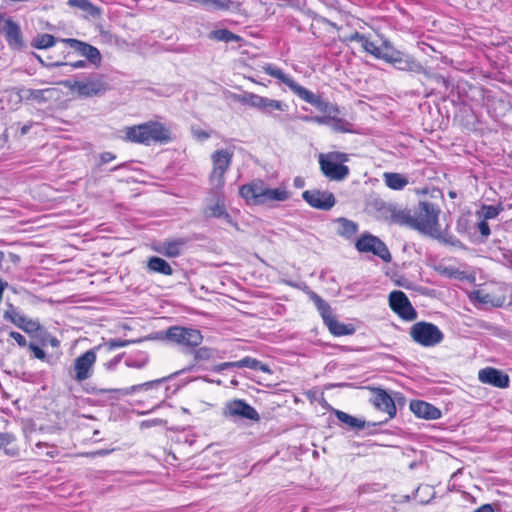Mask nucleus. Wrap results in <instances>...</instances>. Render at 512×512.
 I'll return each instance as SVG.
<instances>
[{
	"mask_svg": "<svg viewBox=\"0 0 512 512\" xmlns=\"http://www.w3.org/2000/svg\"><path fill=\"white\" fill-rule=\"evenodd\" d=\"M348 160V154L339 151L320 154V170L326 178L333 181H342L350 173L349 167L344 165Z\"/></svg>",
	"mask_w": 512,
	"mask_h": 512,
	"instance_id": "39448f33",
	"label": "nucleus"
},
{
	"mask_svg": "<svg viewBox=\"0 0 512 512\" xmlns=\"http://www.w3.org/2000/svg\"><path fill=\"white\" fill-rule=\"evenodd\" d=\"M288 109V105L280 100L270 99L267 104V110L265 114L267 115H273L274 111H281L284 112Z\"/></svg>",
	"mask_w": 512,
	"mask_h": 512,
	"instance_id": "37998d69",
	"label": "nucleus"
},
{
	"mask_svg": "<svg viewBox=\"0 0 512 512\" xmlns=\"http://www.w3.org/2000/svg\"><path fill=\"white\" fill-rule=\"evenodd\" d=\"M439 208L432 202L420 201L413 214L412 228L424 235L439 237Z\"/></svg>",
	"mask_w": 512,
	"mask_h": 512,
	"instance_id": "20e7f679",
	"label": "nucleus"
},
{
	"mask_svg": "<svg viewBox=\"0 0 512 512\" xmlns=\"http://www.w3.org/2000/svg\"><path fill=\"white\" fill-rule=\"evenodd\" d=\"M124 166V164H120V165H117L113 168H111V171H116V170H119L120 168H122Z\"/></svg>",
	"mask_w": 512,
	"mask_h": 512,
	"instance_id": "774afa93",
	"label": "nucleus"
},
{
	"mask_svg": "<svg viewBox=\"0 0 512 512\" xmlns=\"http://www.w3.org/2000/svg\"><path fill=\"white\" fill-rule=\"evenodd\" d=\"M2 31L9 46L13 48H21L23 46L20 27L12 19L5 21Z\"/></svg>",
	"mask_w": 512,
	"mask_h": 512,
	"instance_id": "5701e85b",
	"label": "nucleus"
},
{
	"mask_svg": "<svg viewBox=\"0 0 512 512\" xmlns=\"http://www.w3.org/2000/svg\"><path fill=\"white\" fill-rule=\"evenodd\" d=\"M123 139L126 142L150 146L152 143L166 144L172 141V134L168 127L158 121L127 126L123 130Z\"/></svg>",
	"mask_w": 512,
	"mask_h": 512,
	"instance_id": "f03ea898",
	"label": "nucleus"
},
{
	"mask_svg": "<svg viewBox=\"0 0 512 512\" xmlns=\"http://www.w3.org/2000/svg\"><path fill=\"white\" fill-rule=\"evenodd\" d=\"M443 241L447 244H450L452 246H459L461 245V242L460 240H458L456 237L454 236H449V237H446L443 239Z\"/></svg>",
	"mask_w": 512,
	"mask_h": 512,
	"instance_id": "052dcab7",
	"label": "nucleus"
},
{
	"mask_svg": "<svg viewBox=\"0 0 512 512\" xmlns=\"http://www.w3.org/2000/svg\"><path fill=\"white\" fill-rule=\"evenodd\" d=\"M63 43L68 45L71 49H73L76 53H78L81 56L86 57V59L91 62L92 64L99 65L101 62V54L99 50L80 40L73 39V38H67L61 40Z\"/></svg>",
	"mask_w": 512,
	"mask_h": 512,
	"instance_id": "dca6fc26",
	"label": "nucleus"
},
{
	"mask_svg": "<svg viewBox=\"0 0 512 512\" xmlns=\"http://www.w3.org/2000/svg\"><path fill=\"white\" fill-rule=\"evenodd\" d=\"M333 119L332 115H323V116H303L302 120L306 122H315L319 125H327L329 126V123Z\"/></svg>",
	"mask_w": 512,
	"mask_h": 512,
	"instance_id": "49530a36",
	"label": "nucleus"
},
{
	"mask_svg": "<svg viewBox=\"0 0 512 512\" xmlns=\"http://www.w3.org/2000/svg\"><path fill=\"white\" fill-rule=\"evenodd\" d=\"M373 397L371 399L373 405L393 418L396 415V405L392 397L382 388H373Z\"/></svg>",
	"mask_w": 512,
	"mask_h": 512,
	"instance_id": "6ab92c4d",
	"label": "nucleus"
},
{
	"mask_svg": "<svg viewBox=\"0 0 512 512\" xmlns=\"http://www.w3.org/2000/svg\"><path fill=\"white\" fill-rule=\"evenodd\" d=\"M61 65H69L72 68L77 69V68L85 67L86 66V62L83 61V60H79V61L72 62V63L55 62V63L50 64V66H61Z\"/></svg>",
	"mask_w": 512,
	"mask_h": 512,
	"instance_id": "6e6d98bb",
	"label": "nucleus"
},
{
	"mask_svg": "<svg viewBox=\"0 0 512 512\" xmlns=\"http://www.w3.org/2000/svg\"><path fill=\"white\" fill-rule=\"evenodd\" d=\"M355 248L360 253H372L384 262H390L392 259L387 245L380 238L368 232L363 233L357 239Z\"/></svg>",
	"mask_w": 512,
	"mask_h": 512,
	"instance_id": "1a4fd4ad",
	"label": "nucleus"
},
{
	"mask_svg": "<svg viewBox=\"0 0 512 512\" xmlns=\"http://www.w3.org/2000/svg\"><path fill=\"white\" fill-rule=\"evenodd\" d=\"M55 37L51 34H41L35 37L32 41V46L37 49H47L55 44Z\"/></svg>",
	"mask_w": 512,
	"mask_h": 512,
	"instance_id": "ea45409f",
	"label": "nucleus"
},
{
	"mask_svg": "<svg viewBox=\"0 0 512 512\" xmlns=\"http://www.w3.org/2000/svg\"><path fill=\"white\" fill-rule=\"evenodd\" d=\"M129 344H130L129 340L110 339L104 343V346L108 349V351H112L116 348L125 347Z\"/></svg>",
	"mask_w": 512,
	"mask_h": 512,
	"instance_id": "de8ad7c7",
	"label": "nucleus"
},
{
	"mask_svg": "<svg viewBox=\"0 0 512 512\" xmlns=\"http://www.w3.org/2000/svg\"><path fill=\"white\" fill-rule=\"evenodd\" d=\"M215 350L209 347H200L194 351V359L196 361H207L213 358Z\"/></svg>",
	"mask_w": 512,
	"mask_h": 512,
	"instance_id": "c03bdc74",
	"label": "nucleus"
},
{
	"mask_svg": "<svg viewBox=\"0 0 512 512\" xmlns=\"http://www.w3.org/2000/svg\"><path fill=\"white\" fill-rule=\"evenodd\" d=\"M334 414L337 419L343 424L347 425L352 430H361L365 427L366 422L362 419L356 418L346 412L334 409Z\"/></svg>",
	"mask_w": 512,
	"mask_h": 512,
	"instance_id": "2f4dec72",
	"label": "nucleus"
},
{
	"mask_svg": "<svg viewBox=\"0 0 512 512\" xmlns=\"http://www.w3.org/2000/svg\"><path fill=\"white\" fill-rule=\"evenodd\" d=\"M473 512H494V508L491 504H483Z\"/></svg>",
	"mask_w": 512,
	"mask_h": 512,
	"instance_id": "bf43d9fd",
	"label": "nucleus"
},
{
	"mask_svg": "<svg viewBox=\"0 0 512 512\" xmlns=\"http://www.w3.org/2000/svg\"><path fill=\"white\" fill-rule=\"evenodd\" d=\"M478 378L482 383L490 384L497 388H507L509 386V376L502 371L486 367L478 373Z\"/></svg>",
	"mask_w": 512,
	"mask_h": 512,
	"instance_id": "f3484780",
	"label": "nucleus"
},
{
	"mask_svg": "<svg viewBox=\"0 0 512 512\" xmlns=\"http://www.w3.org/2000/svg\"><path fill=\"white\" fill-rule=\"evenodd\" d=\"M148 363V357L142 354L138 358H128L125 361V365L129 368L141 369Z\"/></svg>",
	"mask_w": 512,
	"mask_h": 512,
	"instance_id": "a18cd8bd",
	"label": "nucleus"
},
{
	"mask_svg": "<svg viewBox=\"0 0 512 512\" xmlns=\"http://www.w3.org/2000/svg\"><path fill=\"white\" fill-rule=\"evenodd\" d=\"M165 380H166V378H162V379H157V380H153V381H148V382H145V383H142V384L133 385V386H131L129 388H125V389L101 390V392H108V391H110V392H119L122 395H130V394H132L134 392H137V391H140L142 389H148L150 387L159 385V384H161Z\"/></svg>",
	"mask_w": 512,
	"mask_h": 512,
	"instance_id": "f704fd0d",
	"label": "nucleus"
},
{
	"mask_svg": "<svg viewBox=\"0 0 512 512\" xmlns=\"http://www.w3.org/2000/svg\"><path fill=\"white\" fill-rule=\"evenodd\" d=\"M239 194L251 205L283 202L290 197L289 192L285 188H269L262 180H255L242 185L239 189Z\"/></svg>",
	"mask_w": 512,
	"mask_h": 512,
	"instance_id": "7ed1b4c3",
	"label": "nucleus"
},
{
	"mask_svg": "<svg viewBox=\"0 0 512 512\" xmlns=\"http://www.w3.org/2000/svg\"><path fill=\"white\" fill-rule=\"evenodd\" d=\"M102 345H98L84 354L77 357L74 361V379L77 382L85 381L92 376L93 366L96 362V351L99 350Z\"/></svg>",
	"mask_w": 512,
	"mask_h": 512,
	"instance_id": "ddd939ff",
	"label": "nucleus"
},
{
	"mask_svg": "<svg viewBox=\"0 0 512 512\" xmlns=\"http://www.w3.org/2000/svg\"><path fill=\"white\" fill-rule=\"evenodd\" d=\"M504 207L502 204L498 205H482L480 216L484 220H490L496 218L502 211Z\"/></svg>",
	"mask_w": 512,
	"mask_h": 512,
	"instance_id": "a19ab883",
	"label": "nucleus"
},
{
	"mask_svg": "<svg viewBox=\"0 0 512 512\" xmlns=\"http://www.w3.org/2000/svg\"><path fill=\"white\" fill-rule=\"evenodd\" d=\"M225 415L233 418H243L259 421L260 416L256 409L241 399L229 401L225 406Z\"/></svg>",
	"mask_w": 512,
	"mask_h": 512,
	"instance_id": "2eb2a0df",
	"label": "nucleus"
},
{
	"mask_svg": "<svg viewBox=\"0 0 512 512\" xmlns=\"http://www.w3.org/2000/svg\"><path fill=\"white\" fill-rule=\"evenodd\" d=\"M19 328L28 334H35L41 330L42 326L38 320L25 318Z\"/></svg>",
	"mask_w": 512,
	"mask_h": 512,
	"instance_id": "79ce46f5",
	"label": "nucleus"
},
{
	"mask_svg": "<svg viewBox=\"0 0 512 512\" xmlns=\"http://www.w3.org/2000/svg\"><path fill=\"white\" fill-rule=\"evenodd\" d=\"M409 334L415 343L423 347H434L444 339V334L437 325L425 321L413 324Z\"/></svg>",
	"mask_w": 512,
	"mask_h": 512,
	"instance_id": "0eeeda50",
	"label": "nucleus"
},
{
	"mask_svg": "<svg viewBox=\"0 0 512 512\" xmlns=\"http://www.w3.org/2000/svg\"><path fill=\"white\" fill-rule=\"evenodd\" d=\"M302 198L313 208L328 211L336 203L333 193L321 191L318 189L306 190L302 193Z\"/></svg>",
	"mask_w": 512,
	"mask_h": 512,
	"instance_id": "4468645a",
	"label": "nucleus"
},
{
	"mask_svg": "<svg viewBox=\"0 0 512 512\" xmlns=\"http://www.w3.org/2000/svg\"><path fill=\"white\" fill-rule=\"evenodd\" d=\"M64 85L70 90L78 93L82 97H93L104 94L108 89L109 85L105 82L102 77L96 79H89L87 81H70L64 82Z\"/></svg>",
	"mask_w": 512,
	"mask_h": 512,
	"instance_id": "9d476101",
	"label": "nucleus"
},
{
	"mask_svg": "<svg viewBox=\"0 0 512 512\" xmlns=\"http://www.w3.org/2000/svg\"><path fill=\"white\" fill-rule=\"evenodd\" d=\"M197 136H198L199 138H202V139H208V138H209V134H208L207 132H205V131H201V132H199V133L197 134Z\"/></svg>",
	"mask_w": 512,
	"mask_h": 512,
	"instance_id": "338daca9",
	"label": "nucleus"
},
{
	"mask_svg": "<svg viewBox=\"0 0 512 512\" xmlns=\"http://www.w3.org/2000/svg\"><path fill=\"white\" fill-rule=\"evenodd\" d=\"M28 347L33 352L35 358L40 359V360H44L45 359L46 353L39 346H37L34 343H30Z\"/></svg>",
	"mask_w": 512,
	"mask_h": 512,
	"instance_id": "8fccbe9b",
	"label": "nucleus"
},
{
	"mask_svg": "<svg viewBox=\"0 0 512 512\" xmlns=\"http://www.w3.org/2000/svg\"><path fill=\"white\" fill-rule=\"evenodd\" d=\"M188 240L185 238H175L172 240L164 241L158 252L169 258H175L181 255L184 246Z\"/></svg>",
	"mask_w": 512,
	"mask_h": 512,
	"instance_id": "393cba45",
	"label": "nucleus"
},
{
	"mask_svg": "<svg viewBox=\"0 0 512 512\" xmlns=\"http://www.w3.org/2000/svg\"><path fill=\"white\" fill-rule=\"evenodd\" d=\"M120 361H121V355L116 356L113 359H111L110 361H108L107 363H105V367L108 370H112L119 364Z\"/></svg>",
	"mask_w": 512,
	"mask_h": 512,
	"instance_id": "13d9d810",
	"label": "nucleus"
},
{
	"mask_svg": "<svg viewBox=\"0 0 512 512\" xmlns=\"http://www.w3.org/2000/svg\"><path fill=\"white\" fill-rule=\"evenodd\" d=\"M211 194L215 198L216 202L213 205H209L205 207L203 213L207 218H225L227 222H231V216L227 213L225 207V201L223 196V190H220L219 193L215 191H211Z\"/></svg>",
	"mask_w": 512,
	"mask_h": 512,
	"instance_id": "4be33fe9",
	"label": "nucleus"
},
{
	"mask_svg": "<svg viewBox=\"0 0 512 512\" xmlns=\"http://www.w3.org/2000/svg\"><path fill=\"white\" fill-rule=\"evenodd\" d=\"M383 215L386 220L391 223L408 226L412 228L413 215L407 209L398 208L395 205L389 204L382 208Z\"/></svg>",
	"mask_w": 512,
	"mask_h": 512,
	"instance_id": "a211bd4d",
	"label": "nucleus"
},
{
	"mask_svg": "<svg viewBox=\"0 0 512 512\" xmlns=\"http://www.w3.org/2000/svg\"><path fill=\"white\" fill-rule=\"evenodd\" d=\"M166 339L186 348H195L203 341V336L198 329L172 326L165 332Z\"/></svg>",
	"mask_w": 512,
	"mask_h": 512,
	"instance_id": "6e6552de",
	"label": "nucleus"
},
{
	"mask_svg": "<svg viewBox=\"0 0 512 512\" xmlns=\"http://www.w3.org/2000/svg\"><path fill=\"white\" fill-rule=\"evenodd\" d=\"M336 222L338 224L337 234L344 238L350 239L358 231V225L352 220L340 217Z\"/></svg>",
	"mask_w": 512,
	"mask_h": 512,
	"instance_id": "473e14b6",
	"label": "nucleus"
},
{
	"mask_svg": "<svg viewBox=\"0 0 512 512\" xmlns=\"http://www.w3.org/2000/svg\"><path fill=\"white\" fill-rule=\"evenodd\" d=\"M116 158V155L111 152H103L100 154V164H106L113 161Z\"/></svg>",
	"mask_w": 512,
	"mask_h": 512,
	"instance_id": "4d7b16f0",
	"label": "nucleus"
},
{
	"mask_svg": "<svg viewBox=\"0 0 512 512\" xmlns=\"http://www.w3.org/2000/svg\"><path fill=\"white\" fill-rule=\"evenodd\" d=\"M389 306L401 319L413 321L417 318V312L412 306L406 294L400 290L389 294Z\"/></svg>",
	"mask_w": 512,
	"mask_h": 512,
	"instance_id": "f8f14e48",
	"label": "nucleus"
},
{
	"mask_svg": "<svg viewBox=\"0 0 512 512\" xmlns=\"http://www.w3.org/2000/svg\"><path fill=\"white\" fill-rule=\"evenodd\" d=\"M57 90L54 88L46 89H31L21 88L19 90V96L25 101H33L37 104L47 103L55 98Z\"/></svg>",
	"mask_w": 512,
	"mask_h": 512,
	"instance_id": "aec40b11",
	"label": "nucleus"
},
{
	"mask_svg": "<svg viewBox=\"0 0 512 512\" xmlns=\"http://www.w3.org/2000/svg\"><path fill=\"white\" fill-rule=\"evenodd\" d=\"M147 270L150 273H159L166 276L173 274L171 265L158 256H152L147 260Z\"/></svg>",
	"mask_w": 512,
	"mask_h": 512,
	"instance_id": "a878e982",
	"label": "nucleus"
},
{
	"mask_svg": "<svg viewBox=\"0 0 512 512\" xmlns=\"http://www.w3.org/2000/svg\"><path fill=\"white\" fill-rule=\"evenodd\" d=\"M339 114L340 113H335L332 115L333 119L329 123V127L336 132H352V124L347 120L340 118Z\"/></svg>",
	"mask_w": 512,
	"mask_h": 512,
	"instance_id": "4c0bfd02",
	"label": "nucleus"
},
{
	"mask_svg": "<svg viewBox=\"0 0 512 512\" xmlns=\"http://www.w3.org/2000/svg\"><path fill=\"white\" fill-rule=\"evenodd\" d=\"M437 82L442 83L445 87L448 86V80L443 76L436 77Z\"/></svg>",
	"mask_w": 512,
	"mask_h": 512,
	"instance_id": "69168bd1",
	"label": "nucleus"
},
{
	"mask_svg": "<svg viewBox=\"0 0 512 512\" xmlns=\"http://www.w3.org/2000/svg\"><path fill=\"white\" fill-rule=\"evenodd\" d=\"M234 99L243 105L256 108L263 114H265L267 110V104L269 101V98L251 92H244L243 94L234 95Z\"/></svg>",
	"mask_w": 512,
	"mask_h": 512,
	"instance_id": "b1692460",
	"label": "nucleus"
},
{
	"mask_svg": "<svg viewBox=\"0 0 512 512\" xmlns=\"http://www.w3.org/2000/svg\"><path fill=\"white\" fill-rule=\"evenodd\" d=\"M229 368H240L239 360L238 361H232V362H223L216 366H214L213 371L220 373L226 369Z\"/></svg>",
	"mask_w": 512,
	"mask_h": 512,
	"instance_id": "09e8293b",
	"label": "nucleus"
},
{
	"mask_svg": "<svg viewBox=\"0 0 512 512\" xmlns=\"http://www.w3.org/2000/svg\"><path fill=\"white\" fill-rule=\"evenodd\" d=\"M307 294H308L309 298L315 304L324 323L329 321L334 316L330 305L314 291H309Z\"/></svg>",
	"mask_w": 512,
	"mask_h": 512,
	"instance_id": "cd10ccee",
	"label": "nucleus"
},
{
	"mask_svg": "<svg viewBox=\"0 0 512 512\" xmlns=\"http://www.w3.org/2000/svg\"><path fill=\"white\" fill-rule=\"evenodd\" d=\"M366 39V36L363 35V34H360L359 32H354L350 35H348L346 38H345V41L347 42H359L361 45L363 43V41Z\"/></svg>",
	"mask_w": 512,
	"mask_h": 512,
	"instance_id": "5fc2aeb1",
	"label": "nucleus"
},
{
	"mask_svg": "<svg viewBox=\"0 0 512 512\" xmlns=\"http://www.w3.org/2000/svg\"><path fill=\"white\" fill-rule=\"evenodd\" d=\"M501 255L503 264L512 269V251L502 249Z\"/></svg>",
	"mask_w": 512,
	"mask_h": 512,
	"instance_id": "864d4df0",
	"label": "nucleus"
},
{
	"mask_svg": "<svg viewBox=\"0 0 512 512\" xmlns=\"http://www.w3.org/2000/svg\"><path fill=\"white\" fill-rule=\"evenodd\" d=\"M410 410L418 418L426 420H436L441 417V411L437 407L422 400H412L410 402Z\"/></svg>",
	"mask_w": 512,
	"mask_h": 512,
	"instance_id": "412c9836",
	"label": "nucleus"
},
{
	"mask_svg": "<svg viewBox=\"0 0 512 512\" xmlns=\"http://www.w3.org/2000/svg\"><path fill=\"white\" fill-rule=\"evenodd\" d=\"M361 46L367 53L373 55L375 58L385 60V55L388 54V47H391V44L385 41L383 46L379 47L366 37Z\"/></svg>",
	"mask_w": 512,
	"mask_h": 512,
	"instance_id": "c756f323",
	"label": "nucleus"
},
{
	"mask_svg": "<svg viewBox=\"0 0 512 512\" xmlns=\"http://www.w3.org/2000/svg\"><path fill=\"white\" fill-rule=\"evenodd\" d=\"M31 127H32L31 123L23 125L20 128V136L26 135L30 131Z\"/></svg>",
	"mask_w": 512,
	"mask_h": 512,
	"instance_id": "0e129e2a",
	"label": "nucleus"
},
{
	"mask_svg": "<svg viewBox=\"0 0 512 512\" xmlns=\"http://www.w3.org/2000/svg\"><path fill=\"white\" fill-rule=\"evenodd\" d=\"M240 368H250L253 370H260L265 373H272L270 367L267 364H263L261 361L252 358L250 356H246L243 359L239 360Z\"/></svg>",
	"mask_w": 512,
	"mask_h": 512,
	"instance_id": "e433bc0d",
	"label": "nucleus"
},
{
	"mask_svg": "<svg viewBox=\"0 0 512 512\" xmlns=\"http://www.w3.org/2000/svg\"><path fill=\"white\" fill-rule=\"evenodd\" d=\"M262 69L267 75L278 79L280 82L289 87V89L295 95H297L305 102L315 106L319 111L323 112L325 115H333L335 113H340V109L338 106L330 104L329 102L323 100L320 96L314 94L312 91L299 85L294 81V79L291 76L285 74L282 71V69L278 68L277 66L273 64H265L262 67Z\"/></svg>",
	"mask_w": 512,
	"mask_h": 512,
	"instance_id": "f257e3e1",
	"label": "nucleus"
},
{
	"mask_svg": "<svg viewBox=\"0 0 512 512\" xmlns=\"http://www.w3.org/2000/svg\"><path fill=\"white\" fill-rule=\"evenodd\" d=\"M233 158V152L227 149H220L213 152L211 160L213 164L209 175L211 191L219 193L225 186V173L228 171Z\"/></svg>",
	"mask_w": 512,
	"mask_h": 512,
	"instance_id": "423d86ee",
	"label": "nucleus"
},
{
	"mask_svg": "<svg viewBox=\"0 0 512 512\" xmlns=\"http://www.w3.org/2000/svg\"><path fill=\"white\" fill-rule=\"evenodd\" d=\"M3 318L7 321L12 322L15 326L19 328L26 317L20 314L18 310L12 304L9 303L8 308L4 311Z\"/></svg>",
	"mask_w": 512,
	"mask_h": 512,
	"instance_id": "58836bf2",
	"label": "nucleus"
},
{
	"mask_svg": "<svg viewBox=\"0 0 512 512\" xmlns=\"http://www.w3.org/2000/svg\"><path fill=\"white\" fill-rule=\"evenodd\" d=\"M328 330L334 336H346L355 333L356 329L353 324H345L339 322L335 316L325 323Z\"/></svg>",
	"mask_w": 512,
	"mask_h": 512,
	"instance_id": "bb28decb",
	"label": "nucleus"
},
{
	"mask_svg": "<svg viewBox=\"0 0 512 512\" xmlns=\"http://www.w3.org/2000/svg\"><path fill=\"white\" fill-rule=\"evenodd\" d=\"M15 441L12 433L0 432V451L3 449L4 453L10 457L18 456L19 449L11 446Z\"/></svg>",
	"mask_w": 512,
	"mask_h": 512,
	"instance_id": "72a5a7b5",
	"label": "nucleus"
},
{
	"mask_svg": "<svg viewBox=\"0 0 512 512\" xmlns=\"http://www.w3.org/2000/svg\"><path fill=\"white\" fill-rule=\"evenodd\" d=\"M9 336L14 339L16 341V343L20 346V347H25L27 346V341H26V338L20 334L19 332H16V331H11L9 333Z\"/></svg>",
	"mask_w": 512,
	"mask_h": 512,
	"instance_id": "603ef678",
	"label": "nucleus"
},
{
	"mask_svg": "<svg viewBox=\"0 0 512 512\" xmlns=\"http://www.w3.org/2000/svg\"><path fill=\"white\" fill-rule=\"evenodd\" d=\"M478 230L481 233V235L486 239L491 233L489 224L487 223V220H482L478 223Z\"/></svg>",
	"mask_w": 512,
	"mask_h": 512,
	"instance_id": "3c124183",
	"label": "nucleus"
},
{
	"mask_svg": "<svg viewBox=\"0 0 512 512\" xmlns=\"http://www.w3.org/2000/svg\"><path fill=\"white\" fill-rule=\"evenodd\" d=\"M383 177L387 187L392 190H402L409 183L408 178L400 173L386 172Z\"/></svg>",
	"mask_w": 512,
	"mask_h": 512,
	"instance_id": "7c9ffc66",
	"label": "nucleus"
},
{
	"mask_svg": "<svg viewBox=\"0 0 512 512\" xmlns=\"http://www.w3.org/2000/svg\"><path fill=\"white\" fill-rule=\"evenodd\" d=\"M112 450H106V449H102V450H98V451H95V452H92L90 455L95 457V456H105V455H108Z\"/></svg>",
	"mask_w": 512,
	"mask_h": 512,
	"instance_id": "e2e57ef3",
	"label": "nucleus"
},
{
	"mask_svg": "<svg viewBox=\"0 0 512 512\" xmlns=\"http://www.w3.org/2000/svg\"><path fill=\"white\" fill-rule=\"evenodd\" d=\"M67 3L69 6L79 9L93 18L101 16V9L89 0H68Z\"/></svg>",
	"mask_w": 512,
	"mask_h": 512,
	"instance_id": "c85d7f7f",
	"label": "nucleus"
},
{
	"mask_svg": "<svg viewBox=\"0 0 512 512\" xmlns=\"http://www.w3.org/2000/svg\"><path fill=\"white\" fill-rule=\"evenodd\" d=\"M384 61L391 63L396 69L401 71L415 73L425 72V69L420 62L415 60L413 57L394 49L392 46L388 47V54L385 55Z\"/></svg>",
	"mask_w": 512,
	"mask_h": 512,
	"instance_id": "9b49d317",
	"label": "nucleus"
},
{
	"mask_svg": "<svg viewBox=\"0 0 512 512\" xmlns=\"http://www.w3.org/2000/svg\"><path fill=\"white\" fill-rule=\"evenodd\" d=\"M209 38L217 40V41H223L226 43L229 42H239L242 40V38L239 35L234 34L228 29H217L210 33Z\"/></svg>",
	"mask_w": 512,
	"mask_h": 512,
	"instance_id": "c9c22d12",
	"label": "nucleus"
},
{
	"mask_svg": "<svg viewBox=\"0 0 512 512\" xmlns=\"http://www.w3.org/2000/svg\"><path fill=\"white\" fill-rule=\"evenodd\" d=\"M304 185H305V181H304V179H303L302 177H299V176H298V177H296V178L294 179V186H295L296 188H303V187H304Z\"/></svg>",
	"mask_w": 512,
	"mask_h": 512,
	"instance_id": "680f3d73",
	"label": "nucleus"
}]
</instances>
